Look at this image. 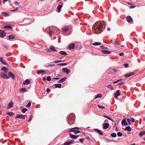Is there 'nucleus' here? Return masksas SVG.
Masks as SVG:
<instances>
[{"instance_id":"41","label":"nucleus","mask_w":145,"mask_h":145,"mask_svg":"<svg viewBox=\"0 0 145 145\" xmlns=\"http://www.w3.org/2000/svg\"><path fill=\"white\" fill-rule=\"evenodd\" d=\"M103 116L105 118H107L108 119H109V120H111L112 121H113L112 119L111 118H110V117H109L107 116H105V115H104Z\"/></svg>"},{"instance_id":"21","label":"nucleus","mask_w":145,"mask_h":145,"mask_svg":"<svg viewBox=\"0 0 145 145\" xmlns=\"http://www.w3.org/2000/svg\"><path fill=\"white\" fill-rule=\"evenodd\" d=\"M71 132L74 133V134L75 135H76L77 134V130H75V129H74V128H71L70 129L69 132Z\"/></svg>"},{"instance_id":"22","label":"nucleus","mask_w":145,"mask_h":145,"mask_svg":"<svg viewBox=\"0 0 145 145\" xmlns=\"http://www.w3.org/2000/svg\"><path fill=\"white\" fill-rule=\"evenodd\" d=\"M101 52L105 54H109L111 53L110 51L103 50H102Z\"/></svg>"},{"instance_id":"24","label":"nucleus","mask_w":145,"mask_h":145,"mask_svg":"<svg viewBox=\"0 0 145 145\" xmlns=\"http://www.w3.org/2000/svg\"><path fill=\"white\" fill-rule=\"evenodd\" d=\"M122 125L124 124V125L126 126L128 125V123L126 122L125 119H124L121 121Z\"/></svg>"},{"instance_id":"31","label":"nucleus","mask_w":145,"mask_h":145,"mask_svg":"<svg viewBox=\"0 0 145 145\" xmlns=\"http://www.w3.org/2000/svg\"><path fill=\"white\" fill-rule=\"evenodd\" d=\"M114 44H115L117 46L119 45H120L121 44L118 41H115L114 42Z\"/></svg>"},{"instance_id":"30","label":"nucleus","mask_w":145,"mask_h":145,"mask_svg":"<svg viewBox=\"0 0 145 145\" xmlns=\"http://www.w3.org/2000/svg\"><path fill=\"white\" fill-rule=\"evenodd\" d=\"M62 6L61 5H58L57 8V9L58 11L57 12H59L61 11V8Z\"/></svg>"},{"instance_id":"56","label":"nucleus","mask_w":145,"mask_h":145,"mask_svg":"<svg viewBox=\"0 0 145 145\" xmlns=\"http://www.w3.org/2000/svg\"><path fill=\"white\" fill-rule=\"evenodd\" d=\"M121 80H122V79H121L120 80H118L116 81H114V83L116 84V83L118 82H119Z\"/></svg>"},{"instance_id":"60","label":"nucleus","mask_w":145,"mask_h":145,"mask_svg":"<svg viewBox=\"0 0 145 145\" xmlns=\"http://www.w3.org/2000/svg\"><path fill=\"white\" fill-rule=\"evenodd\" d=\"M112 70H113L114 71V72H117L118 71V70L117 69H112Z\"/></svg>"},{"instance_id":"28","label":"nucleus","mask_w":145,"mask_h":145,"mask_svg":"<svg viewBox=\"0 0 145 145\" xmlns=\"http://www.w3.org/2000/svg\"><path fill=\"white\" fill-rule=\"evenodd\" d=\"M1 70L7 72L8 71V69L6 67H3L1 69Z\"/></svg>"},{"instance_id":"53","label":"nucleus","mask_w":145,"mask_h":145,"mask_svg":"<svg viewBox=\"0 0 145 145\" xmlns=\"http://www.w3.org/2000/svg\"><path fill=\"white\" fill-rule=\"evenodd\" d=\"M31 105V102H28L27 105H26V106L27 107H29Z\"/></svg>"},{"instance_id":"46","label":"nucleus","mask_w":145,"mask_h":145,"mask_svg":"<svg viewBox=\"0 0 145 145\" xmlns=\"http://www.w3.org/2000/svg\"><path fill=\"white\" fill-rule=\"evenodd\" d=\"M117 135L119 137H121L122 136V134L120 132H118L117 133Z\"/></svg>"},{"instance_id":"38","label":"nucleus","mask_w":145,"mask_h":145,"mask_svg":"<svg viewBox=\"0 0 145 145\" xmlns=\"http://www.w3.org/2000/svg\"><path fill=\"white\" fill-rule=\"evenodd\" d=\"M26 91V88H22L20 89V91L21 92H25Z\"/></svg>"},{"instance_id":"40","label":"nucleus","mask_w":145,"mask_h":145,"mask_svg":"<svg viewBox=\"0 0 145 145\" xmlns=\"http://www.w3.org/2000/svg\"><path fill=\"white\" fill-rule=\"evenodd\" d=\"M8 37L9 38V39H14L15 38V36H12V35H9V36H8Z\"/></svg>"},{"instance_id":"32","label":"nucleus","mask_w":145,"mask_h":145,"mask_svg":"<svg viewBox=\"0 0 145 145\" xmlns=\"http://www.w3.org/2000/svg\"><path fill=\"white\" fill-rule=\"evenodd\" d=\"M144 134H145V131H141L139 133V136L141 137Z\"/></svg>"},{"instance_id":"37","label":"nucleus","mask_w":145,"mask_h":145,"mask_svg":"<svg viewBox=\"0 0 145 145\" xmlns=\"http://www.w3.org/2000/svg\"><path fill=\"white\" fill-rule=\"evenodd\" d=\"M102 97V95L101 94H97L96 96L95 97V99H96L98 98H101Z\"/></svg>"},{"instance_id":"52","label":"nucleus","mask_w":145,"mask_h":145,"mask_svg":"<svg viewBox=\"0 0 145 145\" xmlns=\"http://www.w3.org/2000/svg\"><path fill=\"white\" fill-rule=\"evenodd\" d=\"M97 106L100 108L103 109L105 108L104 106H102L100 105H98Z\"/></svg>"},{"instance_id":"57","label":"nucleus","mask_w":145,"mask_h":145,"mask_svg":"<svg viewBox=\"0 0 145 145\" xmlns=\"http://www.w3.org/2000/svg\"><path fill=\"white\" fill-rule=\"evenodd\" d=\"M127 121L130 124L131 122V120L130 119L128 118L127 120Z\"/></svg>"},{"instance_id":"44","label":"nucleus","mask_w":145,"mask_h":145,"mask_svg":"<svg viewBox=\"0 0 145 145\" xmlns=\"http://www.w3.org/2000/svg\"><path fill=\"white\" fill-rule=\"evenodd\" d=\"M4 28H8L9 29H11L12 28L11 26L10 25H5L4 27Z\"/></svg>"},{"instance_id":"64","label":"nucleus","mask_w":145,"mask_h":145,"mask_svg":"<svg viewBox=\"0 0 145 145\" xmlns=\"http://www.w3.org/2000/svg\"><path fill=\"white\" fill-rule=\"evenodd\" d=\"M3 46L4 47V48H5L6 49H8V46H5V45H3Z\"/></svg>"},{"instance_id":"26","label":"nucleus","mask_w":145,"mask_h":145,"mask_svg":"<svg viewBox=\"0 0 145 145\" xmlns=\"http://www.w3.org/2000/svg\"><path fill=\"white\" fill-rule=\"evenodd\" d=\"M55 65L54 64H49L47 65H46L45 66V67L46 68H48V67H55Z\"/></svg>"},{"instance_id":"35","label":"nucleus","mask_w":145,"mask_h":145,"mask_svg":"<svg viewBox=\"0 0 145 145\" xmlns=\"http://www.w3.org/2000/svg\"><path fill=\"white\" fill-rule=\"evenodd\" d=\"M107 88L109 89L110 90H112L113 89V88L111 85H108L107 86Z\"/></svg>"},{"instance_id":"13","label":"nucleus","mask_w":145,"mask_h":145,"mask_svg":"<svg viewBox=\"0 0 145 145\" xmlns=\"http://www.w3.org/2000/svg\"><path fill=\"white\" fill-rule=\"evenodd\" d=\"M6 33L4 31H1L0 32V37H3L5 36Z\"/></svg>"},{"instance_id":"20","label":"nucleus","mask_w":145,"mask_h":145,"mask_svg":"<svg viewBox=\"0 0 145 145\" xmlns=\"http://www.w3.org/2000/svg\"><path fill=\"white\" fill-rule=\"evenodd\" d=\"M94 130L96 131L99 133L100 135H103V133L99 129H94Z\"/></svg>"},{"instance_id":"11","label":"nucleus","mask_w":145,"mask_h":145,"mask_svg":"<svg viewBox=\"0 0 145 145\" xmlns=\"http://www.w3.org/2000/svg\"><path fill=\"white\" fill-rule=\"evenodd\" d=\"M8 74L9 76L11 78H12L13 80L15 78V76L14 74H13L12 72H8Z\"/></svg>"},{"instance_id":"58","label":"nucleus","mask_w":145,"mask_h":145,"mask_svg":"<svg viewBox=\"0 0 145 145\" xmlns=\"http://www.w3.org/2000/svg\"><path fill=\"white\" fill-rule=\"evenodd\" d=\"M14 4H15V5H17V6H18L19 5V3L18 2H16V1L15 2Z\"/></svg>"},{"instance_id":"50","label":"nucleus","mask_w":145,"mask_h":145,"mask_svg":"<svg viewBox=\"0 0 145 145\" xmlns=\"http://www.w3.org/2000/svg\"><path fill=\"white\" fill-rule=\"evenodd\" d=\"M46 80L48 81H50L51 80V77L50 76H48L46 78Z\"/></svg>"},{"instance_id":"59","label":"nucleus","mask_w":145,"mask_h":145,"mask_svg":"<svg viewBox=\"0 0 145 145\" xmlns=\"http://www.w3.org/2000/svg\"><path fill=\"white\" fill-rule=\"evenodd\" d=\"M46 91L47 92L49 93L50 91V90L49 88H47Z\"/></svg>"},{"instance_id":"3","label":"nucleus","mask_w":145,"mask_h":145,"mask_svg":"<svg viewBox=\"0 0 145 145\" xmlns=\"http://www.w3.org/2000/svg\"><path fill=\"white\" fill-rule=\"evenodd\" d=\"M27 116V115H23L19 114H17L16 115V117L15 118H18L19 119H24L25 118V117H26Z\"/></svg>"},{"instance_id":"47","label":"nucleus","mask_w":145,"mask_h":145,"mask_svg":"<svg viewBox=\"0 0 145 145\" xmlns=\"http://www.w3.org/2000/svg\"><path fill=\"white\" fill-rule=\"evenodd\" d=\"M63 61L62 60H56L54 61V63H57L59 62H62Z\"/></svg>"},{"instance_id":"61","label":"nucleus","mask_w":145,"mask_h":145,"mask_svg":"<svg viewBox=\"0 0 145 145\" xmlns=\"http://www.w3.org/2000/svg\"><path fill=\"white\" fill-rule=\"evenodd\" d=\"M135 6H132L130 7L129 8L130 9L133 8H135Z\"/></svg>"},{"instance_id":"51","label":"nucleus","mask_w":145,"mask_h":145,"mask_svg":"<svg viewBox=\"0 0 145 145\" xmlns=\"http://www.w3.org/2000/svg\"><path fill=\"white\" fill-rule=\"evenodd\" d=\"M123 66L127 68L128 67L129 65L128 63H125L123 64Z\"/></svg>"},{"instance_id":"1","label":"nucleus","mask_w":145,"mask_h":145,"mask_svg":"<svg viewBox=\"0 0 145 145\" xmlns=\"http://www.w3.org/2000/svg\"><path fill=\"white\" fill-rule=\"evenodd\" d=\"M67 119L68 124L69 125L73 124L74 123V120L73 119L72 117L68 116Z\"/></svg>"},{"instance_id":"6","label":"nucleus","mask_w":145,"mask_h":145,"mask_svg":"<svg viewBox=\"0 0 145 145\" xmlns=\"http://www.w3.org/2000/svg\"><path fill=\"white\" fill-rule=\"evenodd\" d=\"M103 25H102L101 23L100 25H98V26L97 27V29L98 30H99L100 31H101L100 32V33H101V32L102 31L101 29L103 27Z\"/></svg>"},{"instance_id":"15","label":"nucleus","mask_w":145,"mask_h":145,"mask_svg":"<svg viewBox=\"0 0 145 145\" xmlns=\"http://www.w3.org/2000/svg\"><path fill=\"white\" fill-rule=\"evenodd\" d=\"M50 50L52 52H57V50L53 46H50Z\"/></svg>"},{"instance_id":"4","label":"nucleus","mask_w":145,"mask_h":145,"mask_svg":"<svg viewBox=\"0 0 145 145\" xmlns=\"http://www.w3.org/2000/svg\"><path fill=\"white\" fill-rule=\"evenodd\" d=\"M62 70L63 72L67 74H69L70 72V70L69 69L66 68L62 69Z\"/></svg>"},{"instance_id":"12","label":"nucleus","mask_w":145,"mask_h":145,"mask_svg":"<svg viewBox=\"0 0 145 145\" xmlns=\"http://www.w3.org/2000/svg\"><path fill=\"white\" fill-rule=\"evenodd\" d=\"M74 142V140H71L70 141L65 142L63 145H69L71 144H72V143Z\"/></svg>"},{"instance_id":"27","label":"nucleus","mask_w":145,"mask_h":145,"mask_svg":"<svg viewBox=\"0 0 145 145\" xmlns=\"http://www.w3.org/2000/svg\"><path fill=\"white\" fill-rule=\"evenodd\" d=\"M125 131H130L131 130V129L129 126H127L124 129Z\"/></svg>"},{"instance_id":"17","label":"nucleus","mask_w":145,"mask_h":145,"mask_svg":"<svg viewBox=\"0 0 145 145\" xmlns=\"http://www.w3.org/2000/svg\"><path fill=\"white\" fill-rule=\"evenodd\" d=\"M69 135L70 137L73 139H75L78 137V136H76L75 135H72L71 133H70Z\"/></svg>"},{"instance_id":"34","label":"nucleus","mask_w":145,"mask_h":145,"mask_svg":"<svg viewBox=\"0 0 145 145\" xmlns=\"http://www.w3.org/2000/svg\"><path fill=\"white\" fill-rule=\"evenodd\" d=\"M60 54H61L64 55V56H66L67 55V54L66 52L63 51H60L59 52Z\"/></svg>"},{"instance_id":"16","label":"nucleus","mask_w":145,"mask_h":145,"mask_svg":"<svg viewBox=\"0 0 145 145\" xmlns=\"http://www.w3.org/2000/svg\"><path fill=\"white\" fill-rule=\"evenodd\" d=\"M68 48L70 50L72 49L74 47V43H71L68 46Z\"/></svg>"},{"instance_id":"8","label":"nucleus","mask_w":145,"mask_h":145,"mask_svg":"<svg viewBox=\"0 0 145 145\" xmlns=\"http://www.w3.org/2000/svg\"><path fill=\"white\" fill-rule=\"evenodd\" d=\"M135 74L134 72H132L126 74L124 76V77L125 78L128 77H130L131 76L134 75Z\"/></svg>"},{"instance_id":"18","label":"nucleus","mask_w":145,"mask_h":145,"mask_svg":"<svg viewBox=\"0 0 145 145\" xmlns=\"http://www.w3.org/2000/svg\"><path fill=\"white\" fill-rule=\"evenodd\" d=\"M126 19L127 21L129 22H131L132 21V19L130 16H127L126 17Z\"/></svg>"},{"instance_id":"36","label":"nucleus","mask_w":145,"mask_h":145,"mask_svg":"<svg viewBox=\"0 0 145 145\" xmlns=\"http://www.w3.org/2000/svg\"><path fill=\"white\" fill-rule=\"evenodd\" d=\"M101 43L100 42H95L92 45L94 46H97L101 44Z\"/></svg>"},{"instance_id":"55","label":"nucleus","mask_w":145,"mask_h":145,"mask_svg":"<svg viewBox=\"0 0 145 145\" xmlns=\"http://www.w3.org/2000/svg\"><path fill=\"white\" fill-rule=\"evenodd\" d=\"M84 140L83 138H81L79 140L80 142L82 143H83Z\"/></svg>"},{"instance_id":"45","label":"nucleus","mask_w":145,"mask_h":145,"mask_svg":"<svg viewBox=\"0 0 145 145\" xmlns=\"http://www.w3.org/2000/svg\"><path fill=\"white\" fill-rule=\"evenodd\" d=\"M27 109L26 108H24L23 109H22V112L23 113H24L26 111H27Z\"/></svg>"},{"instance_id":"29","label":"nucleus","mask_w":145,"mask_h":145,"mask_svg":"<svg viewBox=\"0 0 145 145\" xmlns=\"http://www.w3.org/2000/svg\"><path fill=\"white\" fill-rule=\"evenodd\" d=\"M61 84H55V87L56 88H61Z\"/></svg>"},{"instance_id":"48","label":"nucleus","mask_w":145,"mask_h":145,"mask_svg":"<svg viewBox=\"0 0 145 145\" xmlns=\"http://www.w3.org/2000/svg\"><path fill=\"white\" fill-rule=\"evenodd\" d=\"M33 116L32 115H30L29 117V120H28V121L29 122L31 121L32 119Z\"/></svg>"},{"instance_id":"10","label":"nucleus","mask_w":145,"mask_h":145,"mask_svg":"<svg viewBox=\"0 0 145 145\" xmlns=\"http://www.w3.org/2000/svg\"><path fill=\"white\" fill-rule=\"evenodd\" d=\"M14 103L12 101H11L8 104L7 108L8 109L11 108L13 107Z\"/></svg>"},{"instance_id":"2","label":"nucleus","mask_w":145,"mask_h":145,"mask_svg":"<svg viewBox=\"0 0 145 145\" xmlns=\"http://www.w3.org/2000/svg\"><path fill=\"white\" fill-rule=\"evenodd\" d=\"M0 76L3 78L8 79L9 78V76H8L6 74L4 73L3 72H2L1 73Z\"/></svg>"},{"instance_id":"7","label":"nucleus","mask_w":145,"mask_h":145,"mask_svg":"<svg viewBox=\"0 0 145 145\" xmlns=\"http://www.w3.org/2000/svg\"><path fill=\"white\" fill-rule=\"evenodd\" d=\"M109 126V124L108 123H103V128L104 129H107Z\"/></svg>"},{"instance_id":"63","label":"nucleus","mask_w":145,"mask_h":145,"mask_svg":"<svg viewBox=\"0 0 145 145\" xmlns=\"http://www.w3.org/2000/svg\"><path fill=\"white\" fill-rule=\"evenodd\" d=\"M131 121L133 122H134L135 121V119L133 118H131Z\"/></svg>"},{"instance_id":"25","label":"nucleus","mask_w":145,"mask_h":145,"mask_svg":"<svg viewBox=\"0 0 145 145\" xmlns=\"http://www.w3.org/2000/svg\"><path fill=\"white\" fill-rule=\"evenodd\" d=\"M66 78H67L66 77H64L63 78L61 79V80L58 81L57 82L59 83H62L65 81L66 80Z\"/></svg>"},{"instance_id":"43","label":"nucleus","mask_w":145,"mask_h":145,"mask_svg":"<svg viewBox=\"0 0 145 145\" xmlns=\"http://www.w3.org/2000/svg\"><path fill=\"white\" fill-rule=\"evenodd\" d=\"M2 14L4 16H6L8 15V14L3 12L2 13Z\"/></svg>"},{"instance_id":"14","label":"nucleus","mask_w":145,"mask_h":145,"mask_svg":"<svg viewBox=\"0 0 145 145\" xmlns=\"http://www.w3.org/2000/svg\"><path fill=\"white\" fill-rule=\"evenodd\" d=\"M46 73V72L44 70H40L37 72V74H44Z\"/></svg>"},{"instance_id":"42","label":"nucleus","mask_w":145,"mask_h":145,"mask_svg":"<svg viewBox=\"0 0 145 145\" xmlns=\"http://www.w3.org/2000/svg\"><path fill=\"white\" fill-rule=\"evenodd\" d=\"M116 134L115 133H112L110 135V136L113 138L116 137Z\"/></svg>"},{"instance_id":"49","label":"nucleus","mask_w":145,"mask_h":145,"mask_svg":"<svg viewBox=\"0 0 145 145\" xmlns=\"http://www.w3.org/2000/svg\"><path fill=\"white\" fill-rule=\"evenodd\" d=\"M100 47L102 49H107V47H105V46H100Z\"/></svg>"},{"instance_id":"33","label":"nucleus","mask_w":145,"mask_h":145,"mask_svg":"<svg viewBox=\"0 0 145 145\" xmlns=\"http://www.w3.org/2000/svg\"><path fill=\"white\" fill-rule=\"evenodd\" d=\"M14 113L12 112H7V114L10 116H13L14 115Z\"/></svg>"},{"instance_id":"19","label":"nucleus","mask_w":145,"mask_h":145,"mask_svg":"<svg viewBox=\"0 0 145 145\" xmlns=\"http://www.w3.org/2000/svg\"><path fill=\"white\" fill-rule=\"evenodd\" d=\"M120 95V91L119 90H117L115 93V97H117L118 96Z\"/></svg>"},{"instance_id":"23","label":"nucleus","mask_w":145,"mask_h":145,"mask_svg":"<svg viewBox=\"0 0 145 145\" xmlns=\"http://www.w3.org/2000/svg\"><path fill=\"white\" fill-rule=\"evenodd\" d=\"M30 82L28 79H26L23 82V84L24 85H28L30 83Z\"/></svg>"},{"instance_id":"9","label":"nucleus","mask_w":145,"mask_h":145,"mask_svg":"<svg viewBox=\"0 0 145 145\" xmlns=\"http://www.w3.org/2000/svg\"><path fill=\"white\" fill-rule=\"evenodd\" d=\"M0 61L4 65L7 66L8 65V64L3 59V57H0Z\"/></svg>"},{"instance_id":"62","label":"nucleus","mask_w":145,"mask_h":145,"mask_svg":"<svg viewBox=\"0 0 145 145\" xmlns=\"http://www.w3.org/2000/svg\"><path fill=\"white\" fill-rule=\"evenodd\" d=\"M124 55V54L123 52H121L119 54V55L121 56Z\"/></svg>"},{"instance_id":"54","label":"nucleus","mask_w":145,"mask_h":145,"mask_svg":"<svg viewBox=\"0 0 145 145\" xmlns=\"http://www.w3.org/2000/svg\"><path fill=\"white\" fill-rule=\"evenodd\" d=\"M124 84V82H120L118 83L117 84H118V85H123Z\"/></svg>"},{"instance_id":"39","label":"nucleus","mask_w":145,"mask_h":145,"mask_svg":"<svg viewBox=\"0 0 145 145\" xmlns=\"http://www.w3.org/2000/svg\"><path fill=\"white\" fill-rule=\"evenodd\" d=\"M67 63H59L57 64V65L61 66H63L65 65H67Z\"/></svg>"},{"instance_id":"5","label":"nucleus","mask_w":145,"mask_h":145,"mask_svg":"<svg viewBox=\"0 0 145 145\" xmlns=\"http://www.w3.org/2000/svg\"><path fill=\"white\" fill-rule=\"evenodd\" d=\"M69 29V26H65L62 28V31L64 33L67 32Z\"/></svg>"}]
</instances>
